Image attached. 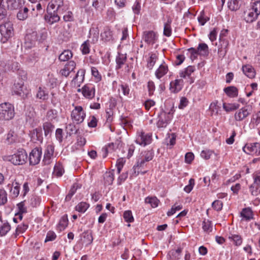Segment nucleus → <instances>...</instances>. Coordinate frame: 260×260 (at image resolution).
Instances as JSON below:
<instances>
[{
    "instance_id": "nucleus-54",
    "label": "nucleus",
    "mask_w": 260,
    "mask_h": 260,
    "mask_svg": "<svg viewBox=\"0 0 260 260\" xmlns=\"http://www.w3.org/2000/svg\"><path fill=\"white\" fill-rule=\"evenodd\" d=\"M54 126L49 122H46L43 124V129L46 136L49 135L54 129Z\"/></svg>"
},
{
    "instance_id": "nucleus-2",
    "label": "nucleus",
    "mask_w": 260,
    "mask_h": 260,
    "mask_svg": "<svg viewBox=\"0 0 260 260\" xmlns=\"http://www.w3.org/2000/svg\"><path fill=\"white\" fill-rule=\"evenodd\" d=\"M153 157V153L151 151L142 152L138 157L136 164L133 167L130 177L137 176L139 174V169L144 167L145 164L152 160Z\"/></svg>"
},
{
    "instance_id": "nucleus-61",
    "label": "nucleus",
    "mask_w": 260,
    "mask_h": 260,
    "mask_svg": "<svg viewBox=\"0 0 260 260\" xmlns=\"http://www.w3.org/2000/svg\"><path fill=\"white\" fill-rule=\"evenodd\" d=\"M260 123V111L257 112L256 114L251 119L250 125L254 128Z\"/></svg>"
},
{
    "instance_id": "nucleus-15",
    "label": "nucleus",
    "mask_w": 260,
    "mask_h": 260,
    "mask_svg": "<svg viewBox=\"0 0 260 260\" xmlns=\"http://www.w3.org/2000/svg\"><path fill=\"white\" fill-rule=\"evenodd\" d=\"M5 141L8 144L18 143L20 141V136L17 132V129H11L6 136Z\"/></svg>"
},
{
    "instance_id": "nucleus-64",
    "label": "nucleus",
    "mask_w": 260,
    "mask_h": 260,
    "mask_svg": "<svg viewBox=\"0 0 260 260\" xmlns=\"http://www.w3.org/2000/svg\"><path fill=\"white\" fill-rule=\"evenodd\" d=\"M249 191L252 196H257L260 193V186L252 183L249 186Z\"/></svg>"
},
{
    "instance_id": "nucleus-42",
    "label": "nucleus",
    "mask_w": 260,
    "mask_h": 260,
    "mask_svg": "<svg viewBox=\"0 0 260 260\" xmlns=\"http://www.w3.org/2000/svg\"><path fill=\"white\" fill-rule=\"evenodd\" d=\"M240 0H229L228 6L229 9L232 11H236L240 7Z\"/></svg>"
},
{
    "instance_id": "nucleus-53",
    "label": "nucleus",
    "mask_w": 260,
    "mask_h": 260,
    "mask_svg": "<svg viewBox=\"0 0 260 260\" xmlns=\"http://www.w3.org/2000/svg\"><path fill=\"white\" fill-rule=\"evenodd\" d=\"M182 205L176 203L171 208V210L167 212V215L171 216L174 214L176 211H179L182 209Z\"/></svg>"
},
{
    "instance_id": "nucleus-34",
    "label": "nucleus",
    "mask_w": 260,
    "mask_h": 260,
    "mask_svg": "<svg viewBox=\"0 0 260 260\" xmlns=\"http://www.w3.org/2000/svg\"><path fill=\"white\" fill-rule=\"evenodd\" d=\"M25 201L21 202L17 205L18 211L15 214V216H18L19 220H22L23 218L22 214L27 212V209L25 206Z\"/></svg>"
},
{
    "instance_id": "nucleus-28",
    "label": "nucleus",
    "mask_w": 260,
    "mask_h": 260,
    "mask_svg": "<svg viewBox=\"0 0 260 260\" xmlns=\"http://www.w3.org/2000/svg\"><path fill=\"white\" fill-rule=\"evenodd\" d=\"M240 215L242 220L249 221L253 218V212L249 207L245 208L240 212Z\"/></svg>"
},
{
    "instance_id": "nucleus-23",
    "label": "nucleus",
    "mask_w": 260,
    "mask_h": 260,
    "mask_svg": "<svg viewBox=\"0 0 260 260\" xmlns=\"http://www.w3.org/2000/svg\"><path fill=\"white\" fill-rule=\"evenodd\" d=\"M149 57L147 60V67L152 70L158 59V53L151 52L148 54Z\"/></svg>"
},
{
    "instance_id": "nucleus-60",
    "label": "nucleus",
    "mask_w": 260,
    "mask_h": 260,
    "mask_svg": "<svg viewBox=\"0 0 260 260\" xmlns=\"http://www.w3.org/2000/svg\"><path fill=\"white\" fill-rule=\"evenodd\" d=\"M123 216L124 220L127 222L131 223L134 221V218L131 210L124 211Z\"/></svg>"
},
{
    "instance_id": "nucleus-11",
    "label": "nucleus",
    "mask_w": 260,
    "mask_h": 260,
    "mask_svg": "<svg viewBox=\"0 0 260 260\" xmlns=\"http://www.w3.org/2000/svg\"><path fill=\"white\" fill-rule=\"evenodd\" d=\"M78 91H81L83 95L86 99L91 100L95 96V86L92 84H86L81 89H78Z\"/></svg>"
},
{
    "instance_id": "nucleus-5",
    "label": "nucleus",
    "mask_w": 260,
    "mask_h": 260,
    "mask_svg": "<svg viewBox=\"0 0 260 260\" xmlns=\"http://www.w3.org/2000/svg\"><path fill=\"white\" fill-rule=\"evenodd\" d=\"M173 116V110L169 111L161 110L158 115V120L156 123L158 128H165L171 122Z\"/></svg>"
},
{
    "instance_id": "nucleus-4",
    "label": "nucleus",
    "mask_w": 260,
    "mask_h": 260,
    "mask_svg": "<svg viewBox=\"0 0 260 260\" xmlns=\"http://www.w3.org/2000/svg\"><path fill=\"white\" fill-rule=\"evenodd\" d=\"M15 116L14 106L9 103L0 104V121L11 120Z\"/></svg>"
},
{
    "instance_id": "nucleus-26",
    "label": "nucleus",
    "mask_w": 260,
    "mask_h": 260,
    "mask_svg": "<svg viewBox=\"0 0 260 260\" xmlns=\"http://www.w3.org/2000/svg\"><path fill=\"white\" fill-rule=\"evenodd\" d=\"M47 12L48 15L45 16V20L50 24H52L59 21L60 17L58 15L57 12H53L52 13L51 11Z\"/></svg>"
},
{
    "instance_id": "nucleus-8",
    "label": "nucleus",
    "mask_w": 260,
    "mask_h": 260,
    "mask_svg": "<svg viewBox=\"0 0 260 260\" xmlns=\"http://www.w3.org/2000/svg\"><path fill=\"white\" fill-rule=\"evenodd\" d=\"M0 32L3 36L4 42L7 41L13 35V24L10 21H7L0 24Z\"/></svg>"
},
{
    "instance_id": "nucleus-32",
    "label": "nucleus",
    "mask_w": 260,
    "mask_h": 260,
    "mask_svg": "<svg viewBox=\"0 0 260 260\" xmlns=\"http://www.w3.org/2000/svg\"><path fill=\"white\" fill-rule=\"evenodd\" d=\"M228 239L237 246H240L243 242L242 237L238 234H230Z\"/></svg>"
},
{
    "instance_id": "nucleus-9",
    "label": "nucleus",
    "mask_w": 260,
    "mask_h": 260,
    "mask_svg": "<svg viewBox=\"0 0 260 260\" xmlns=\"http://www.w3.org/2000/svg\"><path fill=\"white\" fill-rule=\"evenodd\" d=\"M152 141V135L149 133H145L144 132H138L137 133L135 142L137 144L145 146L150 144Z\"/></svg>"
},
{
    "instance_id": "nucleus-36",
    "label": "nucleus",
    "mask_w": 260,
    "mask_h": 260,
    "mask_svg": "<svg viewBox=\"0 0 260 260\" xmlns=\"http://www.w3.org/2000/svg\"><path fill=\"white\" fill-rule=\"evenodd\" d=\"M194 71L195 67L194 66H189L179 72V76L183 78L189 77Z\"/></svg>"
},
{
    "instance_id": "nucleus-46",
    "label": "nucleus",
    "mask_w": 260,
    "mask_h": 260,
    "mask_svg": "<svg viewBox=\"0 0 260 260\" xmlns=\"http://www.w3.org/2000/svg\"><path fill=\"white\" fill-rule=\"evenodd\" d=\"M223 109L227 112H229L238 109L240 107L239 104L237 103L226 104L223 103Z\"/></svg>"
},
{
    "instance_id": "nucleus-41",
    "label": "nucleus",
    "mask_w": 260,
    "mask_h": 260,
    "mask_svg": "<svg viewBox=\"0 0 260 260\" xmlns=\"http://www.w3.org/2000/svg\"><path fill=\"white\" fill-rule=\"evenodd\" d=\"M126 60V54L119 53L116 58V69H120Z\"/></svg>"
},
{
    "instance_id": "nucleus-44",
    "label": "nucleus",
    "mask_w": 260,
    "mask_h": 260,
    "mask_svg": "<svg viewBox=\"0 0 260 260\" xmlns=\"http://www.w3.org/2000/svg\"><path fill=\"white\" fill-rule=\"evenodd\" d=\"M74 123V122L73 123H70L66 126V131L67 134L70 136L77 134L79 130V128L76 126Z\"/></svg>"
},
{
    "instance_id": "nucleus-17",
    "label": "nucleus",
    "mask_w": 260,
    "mask_h": 260,
    "mask_svg": "<svg viewBox=\"0 0 260 260\" xmlns=\"http://www.w3.org/2000/svg\"><path fill=\"white\" fill-rule=\"evenodd\" d=\"M76 66V64L74 61H69L65 64L63 68L60 70L59 73L62 76L67 77L74 70Z\"/></svg>"
},
{
    "instance_id": "nucleus-3",
    "label": "nucleus",
    "mask_w": 260,
    "mask_h": 260,
    "mask_svg": "<svg viewBox=\"0 0 260 260\" xmlns=\"http://www.w3.org/2000/svg\"><path fill=\"white\" fill-rule=\"evenodd\" d=\"M27 158V154L25 150L21 149L17 151L14 154L5 156L3 159L10 161L14 165H22L24 164Z\"/></svg>"
},
{
    "instance_id": "nucleus-1",
    "label": "nucleus",
    "mask_w": 260,
    "mask_h": 260,
    "mask_svg": "<svg viewBox=\"0 0 260 260\" xmlns=\"http://www.w3.org/2000/svg\"><path fill=\"white\" fill-rule=\"evenodd\" d=\"M24 4V0H0V21L6 19L7 9H16Z\"/></svg>"
},
{
    "instance_id": "nucleus-62",
    "label": "nucleus",
    "mask_w": 260,
    "mask_h": 260,
    "mask_svg": "<svg viewBox=\"0 0 260 260\" xmlns=\"http://www.w3.org/2000/svg\"><path fill=\"white\" fill-rule=\"evenodd\" d=\"M80 50L83 54H87L90 52V45L89 41H85L81 46Z\"/></svg>"
},
{
    "instance_id": "nucleus-48",
    "label": "nucleus",
    "mask_w": 260,
    "mask_h": 260,
    "mask_svg": "<svg viewBox=\"0 0 260 260\" xmlns=\"http://www.w3.org/2000/svg\"><path fill=\"white\" fill-rule=\"evenodd\" d=\"M145 202L147 204H150L152 208H156L158 206V204L159 203V201L155 197H148L145 198Z\"/></svg>"
},
{
    "instance_id": "nucleus-6",
    "label": "nucleus",
    "mask_w": 260,
    "mask_h": 260,
    "mask_svg": "<svg viewBox=\"0 0 260 260\" xmlns=\"http://www.w3.org/2000/svg\"><path fill=\"white\" fill-rule=\"evenodd\" d=\"M68 9L67 5L65 4L63 0H51L48 4L47 11L50 12L53 11L62 14Z\"/></svg>"
},
{
    "instance_id": "nucleus-49",
    "label": "nucleus",
    "mask_w": 260,
    "mask_h": 260,
    "mask_svg": "<svg viewBox=\"0 0 260 260\" xmlns=\"http://www.w3.org/2000/svg\"><path fill=\"white\" fill-rule=\"evenodd\" d=\"M10 192L14 198L18 197L19 194L20 186L17 182H13L12 184Z\"/></svg>"
},
{
    "instance_id": "nucleus-39",
    "label": "nucleus",
    "mask_w": 260,
    "mask_h": 260,
    "mask_svg": "<svg viewBox=\"0 0 260 260\" xmlns=\"http://www.w3.org/2000/svg\"><path fill=\"white\" fill-rule=\"evenodd\" d=\"M23 88V82L22 81L15 83L13 87V92L16 95H21L22 93L24 92Z\"/></svg>"
},
{
    "instance_id": "nucleus-63",
    "label": "nucleus",
    "mask_w": 260,
    "mask_h": 260,
    "mask_svg": "<svg viewBox=\"0 0 260 260\" xmlns=\"http://www.w3.org/2000/svg\"><path fill=\"white\" fill-rule=\"evenodd\" d=\"M41 202V199L40 197L34 196L30 199V204L33 207H36L40 205Z\"/></svg>"
},
{
    "instance_id": "nucleus-16",
    "label": "nucleus",
    "mask_w": 260,
    "mask_h": 260,
    "mask_svg": "<svg viewBox=\"0 0 260 260\" xmlns=\"http://www.w3.org/2000/svg\"><path fill=\"white\" fill-rule=\"evenodd\" d=\"M38 32L33 31L31 34H27L25 37V45L27 48H31L38 42Z\"/></svg>"
},
{
    "instance_id": "nucleus-22",
    "label": "nucleus",
    "mask_w": 260,
    "mask_h": 260,
    "mask_svg": "<svg viewBox=\"0 0 260 260\" xmlns=\"http://www.w3.org/2000/svg\"><path fill=\"white\" fill-rule=\"evenodd\" d=\"M258 15H257L251 9L249 8L244 13V20L247 23H251L254 21L258 17Z\"/></svg>"
},
{
    "instance_id": "nucleus-31",
    "label": "nucleus",
    "mask_w": 260,
    "mask_h": 260,
    "mask_svg": "<svg viewBox=\"0 0 260 260\" xmlns=\"http://www.w3.org/2000/svg\"><path fill=\"white\" fill-rule=\"evenodd\" d=\"M99 30L98 27H91L89 32L88 38L91 39L93 44L96 43L99 40Z\"/></svg>"
},
{
    "instance_id": "nucleus-24",
    "label": "nucleus",
    "mask_w": 260,
    "mask_h": 260,
    "mask_svg": "<svg viewBox=\"0 0 260 260\" xmlns=\"http://www.w3.org/2000/svg\"><path fill=\"white\" fill-rule=\"evenodd\" d=\"M81 241L83 244L85 246L90 245L93 241L91 232L90 231H86L81 235Z\"/></svg>"
},
{
    "instance_id": "nucleus-56",
    "label": "nucleus",
    "mask_w": 260,
    "mask_h": 260,
    "mask_svg": "<svg viewBox=\"0 0 260 260\" xmlns=\"http://www.w3.org/2000/svg\"><path fill=\"white\" fill-rule=\"evenodd\" d=\"M91 72L92 76L94 78V80L96 82H99L102 80V76L99 73V71L95 67H91Z\"/></svg>"
},
{
    "instance_id": "nucleus-20",
    "label": "nucleus",
    "mask_w": 260,
    "mask_h": 260,
    "mask_svg": "<svg viewBox=\"0 0 260 260\" xmlns=\"http://www.w3.org/2000/svg\"><path fill=\"white\" fill-rule=\"evenodd\" d=\"M183 86V81L182 79H176L171 82L170 84V89L171 92L177 93L180 91Z\"/></svg>"
},
{
    "instance_id": "nucleus-50",
    "label": "nucleus",
    "mask_w": 260,
    "mask_h": 260,
    "mask_svg": "<svg viewBox=\"0 0 260 260\" xmlns=\"http://www.w3.org/2000/svg\"><path fill=\"white\" fill-rule=\"evenodd\" d=\"M64 171L62 165L61 164H56L54 167L53 174L57 177L61 176L64 173Z\"/></svg>"
},
{
    "instance_id": "nucleus-40",
    "label": "nucleus",
    "mask_w": 260,
    "mask_h": 260,
    "mask_svg": "<svg viewBox=\"0 0 260 260\" xmlns=\"http://www.w3.org/2000/svg\"><path fill=\"white\" fill-rule=\"evenodd\" d=\"M114 179V171H111L106 172L104 175V179L106 185H111L112 184Z\"/></svg>"
},
{
    "instance_id": "nucleus-35",
    "label": "nucleus",
    "mask_w": 260,
    "mask_h": 260,
    "mask_svg": "<svg viewBox=\"0 0 260 260\" xmlns=\"http://www.w3.org/2000/svg\"><path fill=\"white\" fill-rule=\"evenodd\" d=\"M0 225V237H3L10 231L11 225L7 220H4Z\"/></svg>"
},
{
    "instance_id": "nucleus-7",
    "label": "nucleus",
    "mask_w": 260,
    "mask_h": 260,
    "mask_svg": "<svg viewBox=\"0 0 260 260\" xmlns=\"http://www.w3.org/2000/svg\"><path fill=\"white\" fill-rule=\"evenodd\" d=\"M71 117L74 122L79 124L83 122L86 117V113L81 106H76L72 110Z\"/></svg>"
},
{
    "instance_id": "nucleus-52",
    "label": "nucleus",
    "mask_w": 260,
    "mask_h": 260,
    "mask_svg": "<svg viewBox=\"0 0 260 260\" xmlns=\"http://www.w3.org/2000/svg\"><path fill=\"white\" fill-rule=\"evenodd\" d=\"M249 8L251 9L257 15H260V0L251 2Z\"/></svg>"
},
{
    "instance_id": "nucleus-59",
    "label": "nucleus",
    "mask_w": 260,
    "mask_h": 260,
    "mask_svg": "<svg viewBox=\"0 0 260 260\" xmlns=\"http://www.w3.org/2000/svg\"><path fill=\"white\" fill-rule=\"evenodd\" d=\"M198 20L199 23L203 26L209 20V18L205 15L204 12L203 11L198 17Z\"/></svg>"
},
{
    "instance_id": "nucleus-45",
    "label": "nucleus",
    "mask_w": 260,
    "mask_h": 260,
    "mask_svg": "<svg viewBox=\"0 0 260 260\" xmlns=\"http://www.w3.org/2000/svg\"><path fill=\"white\" fill-rule=\"evenodd\" d=\"M36 97L42 100H46L48 99V93L44 88L39 87L36 94Z\"/></svg>"
},
{
    "instance_id": "nucleus-14",
    "label": "nucleus",
    "mask_w": 260,
    "mask_h": 260,
    "mask_svg": "<svg viewBox=\"0 0 260 260\" xmlns=\"http://www.w3.org/2000/svg\"><path fill=\"white\" fill-rule=\"evenodd\" d=\"M54 152V146L52 144H48L46 146L43 160L45 165H49L51 162Z\"/></svg>"
},
{
    "instance_id": "nucleus-37",
    "label": "nucleus",
    "mask_w": 260,
    "mask_h": 260,
    "mask_svg": "<svg viewBox=\"0 0 260 260\" xmlns=\"http://www.w3.org/2000/svg\"><path fill=\"white\" fill-rule=\"evenodd\" d=\"M228 43L226 41H223L221 44V46L218 48V54L220 58H223L228 51Z\"/></svg>"
},
{
    "instance_id": "nucleus-33",
    "label": "nucleus",
    "mask_w": 260,
    "mask_h": 260,
    "mask_svg": "<svg viewBox=\"0 0 260 260\" xmlns=\"http://www.w3.org/2000/svg\"><path fill=\"white\" fill-rule=\"evenodd\" d=\"M197 49V51L199 52V55L200 56L205 57L209 54V48L205 43H200Z\"/></svg>"
},
{
    "instance_id": "nucleus-43",
    "label": "nucleus",
    "mask_w": 260,
    "mask_h": 260,
    "mask_svg": "<svg viewBox=\"0 0 260 260\" xmlns=\"http://www.w3.org/2000/svg\"><path fill=\"white\" fill-rule=\"evenodd\" d=\"M72 56V51L69 50H66L59 55L58 59L61 61H66L71 58Z\"/></svg>"
},
{
    "instance_id": "nucleus-21",
    "label": "nucleus",
    "mask_w": 260,
    "mask_h": 260,
    "mask_svg": "<svg viewBox=\"0 0 260 260\" xmlns=\"http://www.w3.org/2000/svg\"><path fill=\"white\" fill-rule=\"evenodd\" d=\"M168 71V66L165 62L164 61L155 71V76L157 79H160L167 74Z\"/></svg>"
},
{
    "instance_id": "nucleus-30",
    "label": "nucleus",
    "mask_w": 260,
    "mask_h": 260,
    "mask_svg": "<svg viewBox=\"0 0 260 260\" xmlns=\"http://www.w3.org/2000/svg\"><path fill=\"white\" fill-rule=\"evenodd\" d=\"M223 91L230 98H234L238 95V89L234 86H230L223 89Z\"/></svg>"
},
{
    "instance_id": "nucleus-29",
    "label": "nucleus",
    "mask_w": 260,
    "mask_h": 260,
    "mask_svg": "<svg viewBox=\"0 0 260 260\" xmlns=\"http://www.w3.org/2000/svg\"><path fill=\"white\" fill-rule=\"evenodd\" d=\"M242 71L243 73L249 78H253L255 76L254 69L250 64L243 66Z\"/></svg>"
},
{
    "instance_id": "nucleus-25",
    "label": "nucleus",
    "mask_w": 260,
    "mask_h": 260,
    "mask_svg": "<svg viewBox=\"0 0 260 260\" xmlns=\"http://www.w3.org/2000/svg\"><path fill=\"white\" fill-rule=\"evenodd\" d=\"M258 142L246 144L243 148L244 152L248 154L255 155L256 150L255 148L258 147Z\"/></svg>"
},
{
    "instance_id": "nucleus-55",
    "label": "nucleus",
    "mask_w": 260,
    "mask_h": 260,
    "mask_svg": "<svg viewBox=\"0 0 260 260\" xmlns=\"http://www.w3.org/2000/svg\"><path fill=\"white\" fill-rule=\"evenodd\" d=\"M213 154L216 155L213 151L209 149L203 150L201 152V157L206 160L210 159Z\"/></svg>"
},
{
    "instance_id": "nucleus-57",
    "label": "nucleus",
    "mask_w": 260,
    "mask_h": 260,
    "mask_svg": "<svg viewBox=\"0 0 260 260\" xmlns=\"http://www.w3.org/2000/svg\"><path fill=\"white\" fill-rule=\"evenodd\" d=\"M212 223L208 220H204L202 223L203 230L206 233H210L212 231Z\"/></svg>"
},
{
    "instance_id": "nucleus-58",
    "label": "nucleus",
    "mask_w": 260,
    "mask_h": 260,
    "mask_svg": "<svg viewBox=\"0 0 260 260\" xmlns=\"http://www.w3.org/2000/svg\"><path fill=\"white\" fill-rule=\"evenodd\" d=\"M28 228V225L24 223H21L19 224L16 230L15 233V236L16 237L20 234L23 233Z\"/></svg>"
},
{
    "instance_id": "nucleus-18",
    "label": "nucleus",
    "mask_w": 260,
    "mask_h": 260,
    "mask_svg": "<svg viewBox=\"0 0 260 260\" xmlns=\"http://www.w3.org/2000/svg\"><path fill=\"white\" fill-rule=\"evenodd\" d=\"M85 70L83 69H80L78 71L75 77L72 81V84L74 86L79 87L83 82L85 78Z\"/></svg>"
},
{
    "instance_id": "nucleus-12",
    "label": "nucleus",
    "mask_w": 260,
    "mask_h": 260,
    "mask_svg": "<svg viewBox=\"0 0 260 260\" xmlns=\"http://www.w3.org/2000/svg\"><path fill=\"white\" fill-rule=\"evenodd\" d=\"M142 39L148 45H153L158 40V35L152 30L145 31L143 32Z\"/></svg>"
},
{
    "instance_id": "nucleus-47",
    "label": "nucleus",
    "mask_w": 260,
    "mask_h": 260,
    "mask_svg": "<svg viewBox=\"0 0 260 260\" xmlns=\"http://www.w3.org/2000/svg\"><path fill=\"white\" fill-rule=\"evenodd\" d=\"M101 37L102 39L105 41H109L112 39V31L109 28L106 27L104 29V32L101 34Z\"/></svg>"
},
{
    "instance_id": "nucleus-51",
    "label": "nucleus",
    "mask_w": 260,
    "mask_h": 260,
    "mask_svg": "<svg viewBox=\"0 0 260 260\" xmlns=\"http://www.w3.org/2000/svg\"><path fill=\"white\" fill-rule=\"evenodd\" d=\"M89 207V204L84 202L79 203L76 207L77 211L81 213H84Z\"/></svg>"
},
{
    "instance_id": "nucleus-38",
    "label": "nucleus",
    "mask_w": 260,
    "mask_h": 260,
    "mask_svg": "<svg viewBox=\"0 0 260 260\" xmlns=\"http://www.w3.org/2000/svg\"><path fill=\"white\" fill-rule=\"evenodd\" d=\"M68 224V219L67 215H63L60 218L57 225V230L61 232L64 230Z\"/></svg>"
},
{
    "instance_id": "nucleus-13",
    "label": "nucleus",
    "mask_w": 260,
    "mask_h": 260,
    "mask_svg": "<svg viewBox=\"0 0 260 260\" xmlns=\"http://www.w3.org/2000/svg\"><path fill=\"white\" fill-rule=\"evenodd\" d=\"M42 155V149L36 147L33 149L29 154V164L31 165H36L40 162Z\"/></svg>"
},
{
    "instance_id": "nucleus-27",
    "label": "nucleus",
    "mask_w": 260,
    "mask_h": 260,
    "mask_svg": "<svg viewBox=\"0 0 260 260\" xmlns=\"http://www.w3.org/2000/svg\"><path fill=\"white\" fill-rule=\"evenodd\" d=\"M182 249L180 248L176 250L172 249L170 250L167 256L168 260H178L180 258Z\"/></svg>"
},
{
    "instance_id": "nucleus-19",
    "label": "nucleus",
    "mask_w": 260,
    "mask_h": 260,
    "mask_svg": "<svg viewBox=\"0 0 260 260\" xmlns=\"http://www.w3.org/2000/svg\"><path fill=\"white\" fill-rule=\"evenodd\" d=\"M31 140L35 143H42L43 140L42 130L41 127L33 129L30 132Z\"/></svg>"
},
{
    "instance_id": "nucleus-10",
    "label": "nucleus",
    "mask_w": 260,
    "mask_h": 260,
    "mask_svg": "<svg viewBox=\"0 0 260 260\" xmlns=\"http://www.w3.org/2000/svg\"><path fill=\"white\" fill-rule=\"evenodd\" d=\"M252 111L251 106L248 105L236 112L234 115L235 119L238 121H241L248 116Z\"/></svg>"
}]
</instances>
